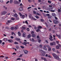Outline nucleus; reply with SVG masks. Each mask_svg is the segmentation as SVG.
Segmentation results:
<instances>
[{
	"instance_id": "7c9ffc66",
	"label": "nucleus",
	"mask_w": 61,
	"mask_h": 61,
	"mask_svg": "<svg viewBox=\"0 0 61 61\" xmlns=\"http://www.w3.org/2000/svg\"><path fill=\"white\" fill-rule=\"evenodd\" d=\"M36 15H40V14H39V13H36Z\"/></svg>"
},
{
	"instance_id": "20e7f679",
	"label": "nucleus",
	"mask_w": 61,
	"mask_h": 61,
	"mask_svg": "<svg viewBox=\"0 0 61 61\" xmlns=\"http://www.w3.org/2000/svg\"><path fill=\"white\" fill-rule=\"evenodd\" d=\"M7 12L5 11H4L1 13V14L2 15H5V14H6Z\"/></svg>"
},
{
	"instance_id": "e433bc0d",
	"label": "nucleus",
	"mask_w": 61,
	"mask_h": 61,
	"mask_svg": "<svg viewBox=\"0 0 61 61\" xmlns=\"http://www.w3.org/2000/svg\"><path fill=\"white\" fill-rule=\"evenodd\" d=\"M38 41L39 43H40V42H41V40H40L39 39H38Z\"/></svg>"
},
{
	"instance_id": "f8f14e48",
	"label": "nucleus",
	"mask_w": 61,
	"mask_h": 61,
	"mask_svg": "<svg viewBox=\"0 0 61 61\" xmlns=\"http://www.w3.org/2000/svg\"><path fill=\"white\" fill-rule=\"evenodd\" d=\"M7 40V39L6 38H4L3 40H2L4 41L5 42H6Z\"/></svg>"
},
{
	"instance_id": "f257e3e1",
	"label": "nucleus",
	"mask_w": 61,
	"mask_h": 61,
	"mask_svg": "<svg viewBox=\"0 0 61 61\" xmlns=\"http://www.w3.org/2000/svg\"><path fill=\"white\" fill-rule=\"evenodd\" d=\"M52 55L55 59H57V60H59V57H58V56H57V55L54 53H53Z\"/></svg>"
},
{
	"instance_id": "09e8293b",
	"label": "nucleus",
	"mask_w": 61,
	"mask_h": 61,
	"mask_svg": "<svg viewBox=\"0 0 61 61\" xmlns=\"http://www.w3.org/2000/svg\"><path fill=\"white\" fill-rule=\"evenodd\" d=\"M32 0H28V1L29 2H30V3L31 2H32Z\"/></svg>"
},
{
	"instance_id": "58836bf2",
	"label": "nucleus",
	"mask_w": 61,
	"mask_h": 61,
	"mask_svg": "<svg viewBox=\"0 0 61 61\" xmlns=\"http://www.w3.org/2000/svg\"><path fill=\"white\" fill-rule=\"evenodd\" d=\"M56 49H58L59 48V47L58 46H56Z\"/></svg>"
},
{
	"instance_id": "c9c22d12",
	"label": "nucleus",
	"mask_w": 61,
	"mask_h": 61,
	"mask_svg": "<svg viewBox=\"0 0 61 61\" xmlns=\"http://www.w3.org/2000/svg\"><path fill=\"white\" fill-rule=\"evenodd\" d=\"M48 3H49L50 4H51V1L49 0H48Z\"/></svg>"
},
{
	"instance_id": "bb28decb",
	"label": "nucleus",
	"mask_w": 61,
	"mask_h": 61,
	"mask_svg": "<svg viewBox=\"0 0 61 61\" xmlns=\"http://www.w3.org/2000/svg\"><path fill=\"white\" fill-rule=\"evenodd\" d=\"M15 39V40H17V41H19L20 40V39H18L17 38H16Z\"/></svg>"
},
{
	"instance_id": "864d4df0",
	"label": "nucleus",
	"mask_w": 61,
	"mask_h": 61,
	"mask_svg": "<svg viewBox=\"0 0 61 61\" xmlns=\"http://www.w3.org/2000/svg\"><path fill=\"white\" fill-rule=\"evenodd\" d=\"M11 34H12V35H13V34H14V35H15V33H14V32H12Z\"/></svg>"
},
{
	"instance_id": "8fccbe9b",
	"label": "nucleus",
	"mask_w": 61,
	"mask_h": 61,
	"mask_svg": "<svg viewBox=\"0 0 61 61\" xmlns=\"http://www.w3.org/2000/svg\"><path fill=\"white\" fill-rule=\"evenodd\" d=\"M36 18L38 19L39 18V17L38 16L36 15Z\"/></svg>"
},
{
	"instance_id": "423d86ee",
	"label": "nucleus",
	"mask_w": 61,
	"mask_h": 61,
	"mask_svg": "<svg viewBox=\"0 0 61 61\" xmlns=\"http://www.w3.org/2000/svg\"><path fill=\"white\" fill-rule=\"evenodd\" d=\"M45 56L46 57H50V58H51V56L49 55H47V54H46V55H45Z\"/></svg>"
},
{
	"instance_id": "39448f33",
	"label": "nucleus",
	"mask_w": 61,
	"mask_h": 61,
	"mask_svg": "<svg viewBox=\"0 0 61 61\" xmlns=\"http://www.w3.org/2000/svg\"><path fill=\"white\" fill-rule=\"evenodd\" d=\"M50 37L49 38L50 40L51 41H53V40L52 39V38H53V37H52L51 35L50 36Z\"/></svg>"
},
{
	"instance_id": "2f4dec72",
	"label": "nucleus",
	"mask_w": 61,
	"mask_h": 61,
	"mask_svg": "<svg viewBox=\"0 0 61 61\" xmlns=\"http://www.w3.org/2000/svg\"><path fill=\"white\" fill-rule=\"evenodd\" d=\"M13 2V0H10V4H12Z\"/></svg>"
},
{
	"instance_id": "c756f323",
	"label": "nucleus",
	"mask_w": 61,
	"mask_h": 61,
	"mask_svg": "<svg viewBox=\"0 0 61 61\" xmlns=\"http://www.w3.org/2000/svg\"><path fill=\"white\" fill-rule=\"evenodd\" d=\"M35 35L34 34H33L32 35V37H35Z\"/></svg>"
},
{
	"instance_id": "13d9d810",
	"label": "nucleus",
	"mask_w": 61,
	"mask_h": 61,
	"mask_svg": "<svg viewBox=\"0 0 61 61\" xmlns=\"http://www.w3.org/2000/svg\"><path fill=\"white\" fill-rule=\"evenodd\" d=\"M53 9V8L51 7V8H50L49 9V10L50 9V10H51L52 9Z\"/></svg>"
},
{
	"instance_id": "f03ea898",
	"label": "nucleus",
	"mask_w": 61,
	"mask_h": 61,
	"mask_svg": "<svg viewBox=\"0 0 61 61\" xmlns=\"http://www.w3.org/2000/svg\"><path fill=\"white\" fill-rule=\"evenodd\" d=\"M32 15L31 14H30L29 16V18H30L31 20H36V19L34 18L33 17H32Z\"/></svg>"
},
{
	"instance_id": "e2e57ef3",
	"label": "nucleus",
	"mask_w": 61,
	"mask_h": 61,
	"mask_svg": "<svg viewBox=\"0 0 61 61\" xmlns=\"http://www.w3.org/2000/svg\"><path fill=\"white\" fill-rule=\"evenodd\" d=\"M0 2H3V0H0Z\"/></svg>"
},
{
	"instance_id": "a211bd4d",
	"label": "nucleus",
	"mask_w": 61,
	"mask_h": 61,
	"mask_svg": "<svg viewBox=\"0 0 61 61\" xmlns=\"http://www.w3.org/2000/svg\"><path fill=\"white\" fill-rule=\"evenodd\" d=\"M31 37V35L30 34H29L28 36V38H30Z\"/></svg>"
},
{
	"instance_id": "4c0bfd02",
	"label": "nucleus",
	"mask_w": 61,
	"mask_h": 61,
	"mask_svg": "<svg viewBox=\"0 0 61 61\" xmlns=\"http://www.w3.org/2000/svg\"><path fill=\"white\" fill-rule=\"evenodd\" d=\"M53 45H56V42H53Z\"/></svg>"
},
{
	"instance_id": "9d476101",
	"label": "nucleus",
	"mask_w": 61,
	"mask_h": 61,
	"mask_svg": "<svg viewBox=\"0 0 61 61\" xmlns=\"http://www.w3.org/2000/svg\"><path fill=\"white\" fill-rule=\"evenodd\" d=\"M56 36L58 37L59 39H60V38L61 37V36H60V35H57V34H56Z\"/></svg>"
},
{
	"instance_id": "ddd939ff",
	"label": "nucleus",
	"mask_w": 61,
	"mask_h": 61,
	"mask_svg": "<svg viewBox=\"0 0 61 61\" xmlns=\"http://www.w3.org/2000/svg\"><path fill=\"white\" fill-rule=\"evenodd\" d=\"M52 15L53 16H56V15L55 14V13H52Z\"/></svg>"
},
{
	"instance_id": "c85d7f7f",
	"label": "nucleus",
	"mask_w": 61,
	"mask_h": 61,
	"mask_svg": "<svg viewBox=\"0 0 61 61\" xmlns=\"http://www.w3.org/2000/svg\"><path fill=\"white\" fill-rule=\"evenodd\" d=\"M51 17H52V16H50L48 17V18L49 19H51Z\"/></svg>"
},
{
	"instance_id": "393cba45",
	"label": "nucleus",
	"mask_w": 61,
	"mask_h": 61,
	"mask_svg": "<svg viewBox=\"0 0 61 61\" xmlns=\"http://www.w3.org/2000/svg\"><path fill=\"white\" fill-rule=\"evenodd\" d=\"M36 31L37 32H38L39 31H40V30L39 29H38L36 30Z\"/></svg>"
},
{
	"instance_id": "a878e982",
	"label": "nucleus",
	"mask_w": 61,
	"mask_h": 61,
	"mask_svg": "<svg viewBox=\"0 0 61 61\" xmlns=\"http://www.w3.org/2000/svg\"><path fill=\"white\" fill-rule=\"evenodd\" d=\"M14 27H11V30H14Z\"/></svg>"
},
{
	"instance_id": "a19ab883",
	"label": "nucleus",
	"mask_w": 61,
	"mask_h": 61,
	"mask_svg": "<svg viewBox=\"0 0 61 61\" xmlns=\"http://www.w3.org/2000/svg\"><path fill=\"white\" fill-rule=\"evenodd\" d=\"M19 14L20 15V16H21L22 15V14L20 13V12L19 13Z\"/></svg>"
},
{
	"instance_id": "5701e85b",
	"label": "nucleus",
	"mask_w": 61,
	"mask_h": 61,
	"mask_svg": "<svg viewBox=\"0 0 61 61\" xmlns=\"http://www.w3.org/2000/svg\"><path fill=\"white\" fill-rule=\"evenodd\" d=\"M29 44V42H24V44Z\"/></svg>"
},
{
	"instance_id": "bf43d9fd",
	"label": "nucleus",
	"mask_w": 61,
	"mask_h": 61,
	"mask_svg": "<svg viewBox=\"0 0 61 61\" xmlns=\"http://www.w3.org/2000/svg\"><path fill=\"white\" fill-rule=\"evenodd\" d=\"M34 33V32L33 31H32L31 32V34H33Z\"/></svg>"
},
{
	"instance_id": "b1692460",
	"label": "nucleus",
	"mask_w": 61,
	"mask_h": 61,
	"mask_svg": "<svg viewBox=\"0 0 61 61\" xmlns=\"http://www.w3.org/2000/svg\"><path fill=\"white\" fill-rule=\"evenodd\" d=\"M51 50V48L50 47L48 48V51H50Z\"/></svg>"
},
{
	"instance_id": "c03bdc74",
	"label": "nucleus",
	"mask_w": 61,
	"mask_h": 61,
	"mask_svg": "<svg viewBox=\"0 0 61 61\" xmlns=\"http://www.w3.org/2000/svg\"><path fill=\"white\" fill-rule=\"evenodd\" d=\"M43 15L45 17H46V15L45 14L43 13Z\"/></svg>"
},
{
	"instance_id": "6e6d98bb",
	"label": "nucleus",
	"mask_w": 61,
	"mask_h": 61,
	"mask_svg": "<svg viewBox=\"0 0 61 61\" xmlns=\"http://www.w3.org/2000/svg\"><path fill=\"white\" fill-rule=\"evenodd\" d=\"M27 31H29V28H27Z\"/></svg>"
},
{
	"instance_id": "473e14b6",
	"label": "nucleus",
	"mask_w": 61,
	"mask_h": 61,
	"mask_svg": "<svg viewBox=\"0 0 61 61\" xmlns=\"http://www.w3.org/2000/svg\"><path fill=\"white\" fill-rule=\"evenodd\" d=\"M21 60V58H19L17 59V60Z\"/></svg>"
},
{
	"instance_id": "680f3d73",
	"label": "nucleus",
	"mask_w": 61,
	"mask_h": 61,
	"mask_svg": "<svg viewBox=\"0 0 61 61\" xmlns=\"http://www.w3.org/2000/svg\"><path fill=\"white\" fill-rule=\"evenodd\" d=\"M46 15H47V16H50V14H46Z\"/></svg>"
},
{
	"instance_id": "de8ad7c7",
	"label": "nucleus",
	"mask_w": 61,
	"mask_h": 61,
	"mask_svg": "<svg viewBox=\"0 0 61 61\" xmlns=\"http://www.w3.org/2000/svg\"><path fill=\"white\" fill-rule=\"evenodd\" d=\"M41 55L42 56H45V55L44 53H43L42 54H41Z\"/></svg>"
},
{
	"instance_id": "f3484780",
	"label": "nucleus",
	"mask_w": 61,
	"mask_h": 61,
	"mask_svg": "<svg viewBox=\"0 0 61 61\" xmlns=\"http://www.w3.org/2000/svg\"><path fill=\"white\" fill-rule=\"evenodd\" d=\"M15 29H18V26L16 25L15 27L14 28Z\"/></svg>"
},
{
	"instance_id": "6e6552de",
	"label": "nucleus",
	"mask_w": 61,
	"mask_h": 61,
	"mask_svg": "<svg viewBox=\"0 0 61 61\" xmlns=\"http://www.w3.org/2000/svg\"><path fill=\"white\" fill-rule=\"evenodd\" d=\"M23 9V8L22 7H20L19 9V10L20 11H22Z\"/></svg>"
},
{
	"instance_id": "774afa93",
	"label": "nucleus",
	"mask_w": 61,
	"mask_h": 61,
	"mask_svg": "<svg viewBox=\"0 0 61 61\" xmlns=\"http://www.w3.org/2000/svg\"><path fill=\"white\" fill-rule=\"evenodd\" d=\"M41 21L42 22H43L44 21V20H43V19H41Z\"/></svg>"
},
{
	"instance_id": "4be33fe9",
	"label": "nucleus",
	"mask_w": 61,
	"mask_h": 61,
	"mask_svg": "<svg viewBox=\"0 0 61 61\" xmlns=\"http://www.w3.org/2000/svg\"><path fill=\"white\" fill-rule=\"evenodd\" d=\"M18 34L19 36H21V33H20V32L19 31L18 32Z\"/></svg>"
},
{
	"instance_id": "5fc2aeb1",
	"label": "nucleus",
	"mask_w": 61,
	"mask_h": 61,
	"mask_svg": "<svg viewBox=\"0 0 61 61\" xmlns=\"http://www.w3.org/2000/svg\"><path fill=\"white\" fill-rule=\"evenodd\" d=\"M14 43L15 44H18V43L16 42H15Z\"/></svg>"
},
{
	"instance_id": "1a4fd4ad",
	"label": "nucleus",
	"mask_w": 61,
	"mask_h": 61,
	"mask_svg": "<svg viewBox=\"0 0 61 61\" xmlns=\"http://www.w3.org/2000/svg\"><path fill=\"white\" fill-rule=\"evenodd\" d=\"M40 51L41 53H46V52L44 51L40 50Z\"/></svg>"
},
{
	"instance_id": "052dcab7",
	"label": "nucleus",
	"mask_w": 61,
	"mask_h": 61,
	"mask_svg": "<svg viewBox=\"0 0 61 61\" xmlns=\"http://www.w3.org/2000/svg\"><path fill=\"white\" fill-rule=\"evenodd\" d=\"M30 8H31V7H29L27 9L28 10V9H29Z\"/></svg>"
},
{
	"instance_id": "0e129e2a",
	"label": "nucleus",
	"mask_w": 61,
	"mask_h": 61,
	"mask_svg": "<svg viewBox=\"0 0 61 61\" xmlns=\"http://www.w3.org/2000/svg\"><path fill=\"white\" fill-rule=\"evenodd\" d=\"M55 19H56V20H57V18L56 17H55Z\"/></svg>"
},
{
	"instance_id": "412c9836",
	"label": "nucleus",
	"mask_w": 61,
	"mask_h": 61,
	"mask_svg": "<svg viewBox=\"0 0 61 61\" xmlns=\"http://www.w3.org/2000/svg\"><path fill=\"white\" fill-rule=\"evenodd\" d=\"M42 28V27L41 26H38L37 28L38 29H40V28Z\"/></svg>"
},
{
	"instance_id": "7ed1b4c3",
	"label": "nucleus",
	"mask_w": 61,
	"mask_h": 61,
	"mask_svg": "<svg viewBox=\"0 0 61 61\" xmlns=\"http://www.w3.org/2000/svg\"><path fill=\"white\" fill-rule=\"evenodd\" d=\"M53 22L54 24H58V21L56 20H53Z\"/></svg>"
},
{
	"instance_id": "69168bd1",
	"label": "nucleus",
	"mask_w": 61,
	"mask_h": 61,
	"mask_svg": "<svg viewBox=\"0 0 61 61\" xmlns=\"http://www.w3.org/2000/svg\"><path fill=\"white\" fill-rule=\"evenodd\" d=\"M28 27H32V26H31V25H29Z\"/></svg>"
},
{
	"instance_id": "4468645a",
	"label": "nucleus",
	"mask_w": 61,
	"mask_h": 61,
	"mask_svg": "<svg viewBox=\"0 0 61 61\" xmlns=\"http://www.w3.org/2000/svg\"><path fill=\"white\" fill-rule=\"evenodd\" d=\"M13 16H14V17H17L18 16L17 14L16 13Z\"/></svg>"
},
{
	"instance_id": "a18cd8bd",
	"label": "nucleus",
	"mask_w": 61,
	"mask_h": 61,
	"mask_svg": "<svg viewBox=\"0 0 61 61\" xmlns=\"http://www.w3.org/2000/svg\"><path fill=\"white\" fill-rule=\"evenodd\" d=\"M50 45H51V46H53V42L51 43H50Z\"/></svg>"
},
{
	"instance_id": "dca6fc26",
	"label": "nucleus",
	"mask_w": 61,
	"mask_h": 61,
	"mask_svg": "<svg viewBox=\"0 0 61 61\" xmlns=\"http://www.w3.org/2000/svg\"><path fill=\"white\" fill-rule=\"evenodd\" d=\"M8 41H9L10 43H12L13 42V41L11 40H8Z\"/></svg>"
},
{
	"instance_id": "3c124183",
	"label": "nucleus",
	"mask_w": 61,
	"mask_h": 61,
	"mask_svg": "<svg viewBox=\"0 0 61 61\" xmlns=\"http://www.w3.org/2000/svg\"><path fill=\"white\" fill-rule=\"evenodd\" d=\"M32 42H35V40H34V39H33V38H32Z\"/></svg>"
},
{
	"instance_id": "4d7b16f0",
	"label": "nucleus",
	"mask_w": 61,
	"mask_h": 61,
	"mask_svg": "<svg viewBox=\"0 0 61 61\" xmlns=\"http://www.w3.org/2000/svg\"><path fill=\"white\" fill-rule=\"evenodd\" d=\"M40 47H41V48H42V45H40L39 46Z\"/></svg>"
},
{
	"instance_id": "49530a36",
	"label": "nucleus",
	"mask_w": 61,
	"mask_h": 61,
	"mask_svg": "<svg viewBox=\"0 0 61 61\" xmlns=\"http://www.w3.org/2000/svg\"><path fill=\"white\" fill-rule=\"evenodd\" d=\"M33 13L34 14H36V11H33Z\"/></svg>"
},
{
	"instance_id": "2eb2a0df",
	"label": "nucleus",
	"mask_w": 61,
	"mask_h": 61,
	"mask_svg": "<svg viewBox=\"0 0 61 61\" xmlns=\"http://www.w3.org/2000/svg\"><path fill=\"white\" fill-rule=\"evenodd\" d=\"M25 34H26V33L25 32H24L23 35V37H25Z\"/></svg>"
},
{
	"instance_id": "9b49d317",
	"label": "nucleus",
	"mask_w": 61,
	"mask_h": 61,
	"mask_svg": "<svg viewBox=\"0 0 61 61\" xmlns=\"http://www.w3.org/2000/svg\"><path fill=\"white\" fill-rule=\"evenodd\" d=\"M24 53L25 54H27L28 53V51L27 50H25L24 51Z\"/></svg>"
},
{
	"instance_id": "72a5a7b5",
	"label": "nucleus",
	"mask_w": 61,
	"mask_h": 61,
	"mask_svg": "<svg viewBox=\"0 0 61 61\" xmlns=\"http://www.w3.org/2000/svg\"><path fill=\"white\" fill-rule=\"evenodd\" d=\"M44 49L45 50H46V51H47V48H46V47L44 48Z\"/></svg>"
},
{
	"instance_id": "603ef678",
	"label": "nucleus",
	"mask_w": 61,
	"mask_h": 61,
	"mask_svg": "<svg viewBox=\"0 0 61 61\" xmlns=\"http://www.w3.org/2000/svg\"><path fill=\"white\" fill-rule=\"evenodd\" d=\"M11 19L12 20H15V19L14 18H11Z\"/></svg>"
},
{
	"instance_id": "cd10ccee",
	"label": "nucleus",
	"mask_w": 61,
	"mask_h": 61,
	"mask_svg": "<svg viewBox=\"0 0 61 61\" xmlns=\"http://www.w3.org/2000/svg\"><path fill=\"white\" fill-rule=\"evenodd\" d=\"M49 11H50L51 12H55V10H51L50 9Z\"/></svg>"
},
{
	"instance_id": "aec40b11",
	"label": "nucleus",
	"mask_w": 61,
	"mask_h": 61,
	"mask_svg": "<svg viewBox=\"0 0 61 61\" xmlns=\"http://www.w3.org/2000/svg\"><path fill=\"white\" fill-rule=\"evenodd\" d=\"M22 29H24V30H25V29H26V28H25V27L23 26L22 28Z\"/></svg>"
},
{
	"instance_id": "37998d69",
	"label": "nucleus",
	"mask_w": 61,
	"mask_h": 61,
	"mask_svg": "<svg viewBox=\"0 0 61 61\" xmlns=\"http://www.w3.org/2000/svg\"><path fill=\"white\" fill-rule=\"evenodd\" d=\"M58 12H61V10L60 9H58Z\"/></svg>"
},
{
	"instance_id": "6ab92c4d",
	"label": "nucleus",
	"mask_w": 61,
	"mask_h": 61,
	"mask_svg": "<svg viewBox=\"0 0 61 61\" xmlns=\"http://www.w3.org/2000/svg\"><path fill=\"white\" fill-rule=\"evenodd\" d=\"M21 16L22 17V19H24L25 18V15H22V16Z\"/></svg>"
},
{
	"instance_id": "0eeeda50",
	"label": "nucleus",
	"mask_w": 61,
	"mask_h": 61,
	"mask_svg": "<svg viewBox=\"0 0 61 61\" xmlns=\"http://www.w3.org/2000/svg\"><path fill=\"white\" fill-rule=\"evenodd\" d=\"M19 3V2H18L17 0H15L14 2V4H18Z\"/></svg>"
},
{
	"instance_id": "f704fd0d",
	"label": "nucleus",
	"mask_w": 61,
	"mask_h": 61,
	"mask_svg": "<svg viewBox=\"0 0 61 61\" xmlns=\"http://www.w3.org/2000/svg\"><path fill=\"white\" fill-rule=\"evenodd\" d=\"M8 22L9 23H11L12 22V21H11V20H8Z\"/></svg>"
},
{
	"instance_id": "338daca9",
	"label": "nucleus",
	"mask_w": 61,
	"mask_h": 61,
	"mask_svg": "<svg viewBox=\"0 0 61 61\" xmlns=\"http://www.w3.org/2000/svg\"><path fill=\"white\" fill-rule=\"evenodd\" d=\"M2 43V41L1 40H0V44H1Z\"/></svg>"
},
{
	"instance_id": "79ce46f5",
	"label": "nucleus",
	"mask_w": 61,
	"mask_h": 61,
	"mask_svg": "<svg viewBox=\"0 0 61 61\" xmlns=\"http://www.w3.org/2000/svg\"><path fill=\"white\" fill-rule=\"evenodd\" d=\"M16 48H17V49H18L19 48V46H16Z\"/></svg>"
},
{
	"instance_id": "ea45409f",
	"label": "nucleus",
	"mask_w": 61,
	"mask_h": 61,
	"mask_svg": "<svg viewBox=\"0 0 61 61\" xmlns=\"http://www.w3.org/2000/svg\"><path fill=\"white\" fill-rule=\"evenodd\" d=\"M58 46L59 47H61V46L60 44H58Z\"/></svg>"
}]
</instances>
